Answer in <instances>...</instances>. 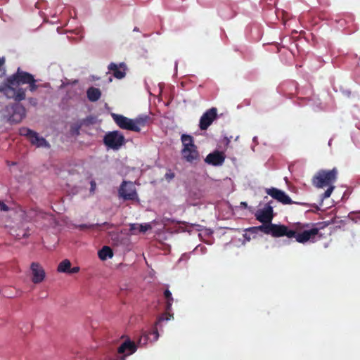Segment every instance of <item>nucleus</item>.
I'll return each instance as SVG.
<instances>
[{
    "label": "nucleus",
    "mask_w": 360,
    "mask_h": 360,
    "mask_svg": "<svg viewBox=\"0 0 360 360\" xmlns=\"http://www.w3.org/2000/svg\"><path fill=\"white\" fill-rule=\"evenodd\" d=\"M38 82L39 80L35 79L32 74L18 68L17 72L6 79V84L3 87L2 91L4 92L6 97L20 102L25 99V89H15V87L27 84V89L32 92L37 91L39 88L49 87V84H38Z\"/></svg>",
    "instance_id": "nucleus-1"
},
{
    "label": "nucleus",
    "mask_w": 360,
    "mask_h": 360,
    "mask_svg": "<svg viewBox=\"0 0 360 360\" xmlns=\"http://www.w3.org/2000/svg\"><path fill=\"white\" fill-rule=\"evenodd\" d=\"M338 176V170L335 167L330 170L320 169L314 174V177L311 179L312 185L315 188H319L328 187V189L322 194V200L328 198L331 195L335 188L333 184L336 182Z\"/></svg>",
    "instance_id": "nucleus-2"
},
{
    "label": "nucleus",
    "mask_w": 360,
    "mask_h": 360,
    "mask_svg": "<svg viewBox=\"0 0 360 360\" xmlns=\"http://www.w3.org/2000/svg\"><path fill=\"white\" fill-rule=\"evenodd\" d=\"M112 119L117 126L121 129L131 131L139 132L141 129L145 127L151 123L150 116L141 115L136 118L130 119L121 114H111Z\"/></svg>",
    "instance_id": "nucleus-3"
},
{
    "label": "nucleus",
    "mask_w": 360,
    "mask_h": 360,
    "mask_svg": "<svg viewBox=\"0 0 360 360\" xmlns=\"http://www.w3.org/2000/svg\"><path fill=\"white\" fill-rule=\"evenodd\" d=\"M310 224L297 223L290 226L287 232L292 233V236L285 235L288 238H295V241L304 244L309 241L314 243L315 236L319 233V229L314 227L309 229Z\"/></svg>",
    "instance_id": "nucleus-4"
},
{
    "label": "nucleus",
    "mask_w": 360,
    "mask_h": 360,
    "mask_svg": "<svg viewBox=\"0 0 360 360\" xmlns=\"http://www.w3.org/2000/svg\"><path fill=\"white\" fill-rule=\"evenodd\" d=\"M183 149H181V156L184 161L191 164L195 163L200 160L197 147L194 145L193 137L188 134H183L181 137Z\"/></svg>",
    "instance_id": "nucleus-5"
},
{
    "label": "nucleus",
    "mask_w": 360,
    "mask_h": 360,
    "mask_svg": "<svg viewBox=\"0 0 360 360\" xmlns=\"http://www.w3.org/2000/svg\"><path fill=\"white\" fill-rule=\"evenodd\" d=\"M20 102L6 105L3 110V118L9 124H18L25 117V109Z\"/></svg>",
    "instance_id": "nucleus-6"
},
{
    "label": "nucleus",
    "mask_w": 360,
    "mask_h": 360,
    "mask_svg": "<svg viewBox=\"0 0 360 360\" xmlns=\"http://www.w3.org/2000/svg\"><path fill=\"white\" fill-rule=\"evenodd\" d=\"M255 229H259V231L265 234H269L274 238H281L288 234L292 236V232H287L288 229V226L282 224H272L271 222L254 226V230Z\"/></svg>",
    "instance_id": "nucleus-7"
},
{
    "label": "nucleus",
    "mask_w": 360,
    "mask_h": 360,
    "mask_svg": "<svg viewBox=\"0 0 360 360\" xmlns=\"http://www.w3.org/2000/svg\"><path fill=\"white\" fill-rule=\"evenodd\" d=\"M266 193L270 195L271 198L277 200V201L281 202L283 205H290L292 203L304 206L305 207H314L318 210L316 205H311L307 202H295L290 199V198L283 191L280 190L275 187H271L266 189Z\"/></svg>",
    "instance_id": "nucleus-8"
},
{
    "label": "nucleus",
    "mask_w": 360,
    "mask_h": 360,
    "mask_svg": "<svg viewBox=\"0 0 360 360\" xmlns=\"http://www.w3.org/2000/svg\"><path fill=\"white\" fill-rule=\"evenodd\" d=\"M118 195L124 200L139 201L136 186L130 181H123L118 189Z\"/></svg>",
    "instance_id": "nucleus-9"
},
{
    "label": "nucleus",
    "mask_w": 360,
    "mask_h": 360,
    "mask_svg": "<svg viewBox=\"0 0 360 360\" xmlns=\"http://www.w3.org/2000/svg\"><path fill=\"white\" fill-rule=\"evenodd\" d=\"M20 135L25 136L29 139L30 142L32 146H35L37 147H44L46 148H49L50 145L44 137L39 136V134L26 127L20 128Z\"/></svg>",
    "instance_id": "nucleus-10"
},
{
    "label": "nucleus",
    "mask_w": 360,
    "mask_h": 360,
    "mask_svg": "<svg viewBox=\"0 0 360 360\" xmlns=\"http://www.w3.org/2000/svg\"><path fill=\"white\" fill-rule=\"evenodd\" d=\"M104 145L113 150L120 148L124 144V137L118 131H112L105 134Z\"/></svg>",
    "instance_id": "nucleus-11"
},
{
    "label": "nucleus",
    "mask_w": 360,
    "mask_h": 360,
    "mask_svg": "<svg viewBox=\"0 0 360 360\" xmlns=\"http://www.w3.org/2000/svg\"><path fill=\"white\" fill-rule=\"evenodd\" d=\"M20 216H21L22 220L26 222L37 221L39 219H44L45 213L40 211L37 208H31L28 210H24L22 207H20Z\"/></svg>",
    "instance_id": "nucleus-12"
},
{
    "label": "nucleus",
    "mask_w": 360,
    "mask_h": 360,
    "mask_svg": "<svg viewBox=\"0 0 360 360\" xmlns=\"http://www.w3.org/2000/svg\"><path fill=\"white\" fill-rule=\"evenodd\" d=\"M255 218L263 224L271 222L272 219H274V206L268 205L264 206L262 209H259L255 213Z\"/></svg>",
    "instance_id": "nucleus-13"
},
{
    "label": "nucleus",
    "mask_w": 360,
    "mask_h": 360,
    "mask_svg": "<svg viewBox=\"0 0 360 360\" xmlns=\"http://www.w3.org/2000/svg\"><path fill=\"white\" fill-rule=\"evenodd\" d=\"M217 117V109L212 108L207 110L202 115L200 120V130H205L210 127L213 121Z\"/></svg>",
    "instance_id": "nucleus-14"
},
{
    "label": "nucleus",
    "mask_w": 360,
    "mask_h": 360,
    "mask_svg": "<svg viewBox=\"0 0 360 360\" xmlns=\"http://www.w3.org/2000/svg\"><path fill=\"white\" fill-rule=\"evenodd\" d=\"M32 282L34 284L41 283L45 278V271L39 263L32 262L31 264Z\"/></svg>",
    "instance_id": "nucleus-15"
},
{
    "label": "nucleus",
    "mask_w": 360,
    "mask_h": 360,
    "mask_svg": "<svg viewBox=\"0 0 360 360\" xmlns=\"http://www.w3.org/2000/svg\"><path fill=\"white\" fill-rule=\"evenodd\" d=\"M206 164L212 166H221L224 161H225V155L223 153L218 150H215L206 156L205 160Z\"/></svg>",
    "instance_id": "nucleus-16"
},
{
    "label": "nucleus",
    "mask_w": 360,
    "mask_h": 360,
    "mask_svg": "<svg viewBox=\"0 0 360 360\" xmlns=\"http://www.w3.org/2000/svg\"><path fill=\"white\" fill-rule=\"evenodd\" d=\"M108 70L113 73V76L118 79H121L126 76V65L121 63L119 65L111 63L108 65Z\"/></svg>",
    "instance_id": "nucleus-17"
},
{
    "label": "nucleus",
    "mask_w": 360,
    "mask_h": 360,
    "mask_svg": "<svg viewBox=\"0 0 360 360\" xmlns=\"http://www.w3.org/2000/svg\"><path fill=\"white\" fill-rule=\"evenodd\" d=\"M136 350V345L130 341V340H126L122 345L120 347H118V353L120 354H125L127 355H131L135 352Z\"/></svg>",
    "instance_id": "nucleus-18"
},
{
    "label": "nucleus",
    "mask_w": 360,
    "mask_h": 360,
    "mask_svg": "<svg viewBox=\"0 0 360 360\" xmlns=\"http://www.w3.org/2000/svg\"><path fill=\"white\" fill-rule=\"evenodd\" d=\"M101 94L100 89L94 86L89 87L86 91L87 99L92 103L98 101Z\"/></svg>",
    "instance_id": "nucleus-19"
},
{
    "label": "nucleus",
    "mask_w": 360,
    "mask_h": 360,
    "mask_svg": "<svg viewBox=\"0 0 360 360\" xmlns=\"http://www.w3.org/2000/svg\"><path fill=\"white\" fill-rule=\"evenodd\" d=\"M151 229V226L149 224H130V232L132 234H136L138 233H145L147 231Z\"/></svg>",
    "instance_id": "nucleus-20"
},
{
    "label": "nucleus",
    "mask_w": 360,
    "mask_h": 360,
    "mask_svg": "<svg viewBox=\"0 0 360 360\" xmlns=\"http://www.w3.org/2000/svg\"><path fill=\"white\" fill-rule=\"evenodd\" d=\"M101 226H105L106 227V229H110L112 227H114V225L112 224L108 223V222H104L103 224H82L80 225H77V229L80 231H84L85 229H94L96 227H101Z\"/></svg>",
    "instance_id": "nucleus-21"
},
{
    "label": "nucleus",
    "mask_w": 360,
    "mask_h": 360,
    "mask_svg": "<svg viewBox=\"0 0 360 360\" xmlns=\"http://www.w3.org/2000/svg\"><path fill=\"white\" fill-rule=\"evenodd\" d=\"M98 257L101 260H107L108 258H112V250L109 246H105L98 251Z\"/></svg>",
    "instance_id": "nucleus-22"
},
{
    "label": "nucleus",
    "mask_w": 360,
    "mask_h": 360,
    "mask_svg": "<svg viewBox=\"0 0 360 360\" xmlns=\"http://www.w3.org/2000/svg\"><path fill=\"white\" fill-rule=\"evenodd\" d=\"M71 268L70 261L68 259H64L58 266V272L65 273L67 272Z\"/></svg>",
    "instance_id": "nucleus-23"
},
{
    "label": "nucleus",
    "mask_w": 360,
    "mask_h": 360,
    "mask_svg": "<svg viewBox=\"0 0 360 360\" xmlns=\"http://www.w3.org/2000/svg\"><path fill=\"white\" fill-rule=\"evenodd\" d=\"M164 296L165 298L167 300L166 302V311L169 312L172 309V305L173 302V298L172 295V292L169 291V290L166 289L164 292Z\"/></svg>",
    "instance_id": "nucleus-24"
},
{
    "label": "nucleus",
    "mask_w": 360,
    "mask_h": 360,
    "mask_svg": "<svg viewBox=\"0 0 360 360\" xmlns=\"http://www.w3.org/2000/svg\"><path fill=\"white\" fill-rule=\"evenodd\" d=\"M172 316L168 312L163 314L159 319H158L157 322H155V325H158L160 323L161 321H168L169 320V318Z\"/></svg>",
    "instance_id": "nucleus-25"
},
{
    "label": "nucleus",
    "mask_w": 360,
    "mask_h": 360,
    "mask_svg": "<svg viewBox=\"0 0 360 360\" xmlns=\"http://www.w3.org/2000/svg\"><path fill=\"white\" fill-rule=\"evenodd\" d=\"M79 271H80V268H79V266H76L73 268H70V270H68V271H65V274H77L79 272Z\"/></svg>",
    "instance_id": "nucleus-26"
},
{
    "label": "nucleus",
    "mask_w": 360,
    "mask_h": 360,
    "mask_svg": "<svg viewBox=\"0 0 360 360\" xmlns=\"http://www.w3.org/2000/svg\"><path fill=\"white\" fill-rule=\"evenodd\" d=\"M259 229L254 230V226H251V227L246 229V232L250 234H257V233H259Z\"/></svg>",
    "instance_id": "nucleus-27"
},
{
    "label": "nucleus",
    "mask_w": 360,
    "mask_h": 360,
    "mask_svg": "<svg viewBox=\"0 0 360 360\" xmlns=\"http://www.w3.org/2000/svg\"><path fill=\"white\" fill-rule=\"evenodd\" d=\"M150 335H153V340L156 341L158 338V329L155 328L154 330H153V332L150 333Z\"/></svg>",
    "instance_id": "nucleus-28"
},
{
    "label": "nucleus",
    "mask_w": 360,
    "mask_h": 360,
    "mask_svg": "<svg viewBox=\"0 0 360 360\" xmlns=\"http://www.w3.org/2000/svg\"><path fill=\"white\" fill-rule=\"evenodd\" d=\"M0 210L3 212H8L10 210V208H8V205H6L5 202H0Z\"/></svg>",
    "instance_id": "nucleus-29"
},
{
    "label": "nucleus",
    "mask_w": 360,
    "mask_h": 360,
    "mask_svg": "<svg viewBox=\"0 0 360 360\" xmlns=\"http://www.w3.org/2000/svg\"><path fill=\"white\" fill-rule=\"evenodd\" d=\"M27 101H29V103L31 105L36 106L37 105V98H32V97L29 98H27Z\"/></svg>",
    "instance_id": "nucleus-30"
},
{
    "label": "nucleus",
    "mask_w": 360,
    "mask_h": 360,
    "mask_svg": "<svg viewBox=\"0 0 360 360\" xmlns=\"http://www.w3.org/2000/svg\"><path fill=\"white\" fill-rule=\"evenodd\" d=\"M29 235L30 234L28 233V231H24V232H22V235L20 233H18L17 236H18V238H19V239L20 238H26L28 237Z\"/></svg>",
    "instance_id": "nucleus-31"
},
{
    "label": "nucleus",
    "mask_w": 360,
    "mask_h": 360,
    "mask_svg": "<svg viewBox=\"0 0 360 360\" xmlns=\"http://www.w3.org/2000/svg\"><path fill=\"white\" fill-rule=\"evenodd\" d=\"M96 188V182L95 181H90V192H94Z\"/></svg>",
    "instance_id": "nucleus-32"
},
{
    "label": "nucleus",
    "mask_w": 360,
    "mask_h": 360,
    "mask_svg": "<svg viewBox=\"0 0 360 360\" xmlns=\"http://www.w3.org/2000/svg\"><path fill=\"white\" fill-rule=\"evenodd\" d=\"M6 75V70L4 66H0V77Z\"/></svg>",
    "instance_id": "nucleus-33"
},
{
    "label": "nucleus",
    "mask_w": 360,
    "mask_h": 360,
    "mask_svg": "<svg viewBox=\"0 0 360 360\" xmlns=\"http://www.w3.org/2000/svg\"><path fill=\"white\" fill-rule=\"evenodd\" d=\"M4 65H5V58L4 57L0 58V67H4Z\"/></svg>",
    "instance_id": "nucleus-34"
},
{
    "label": "nucleus",
    "mask_w": 360,
    "mask_h": 360,
    "mask_svg": "<svg viewBox=\"0 0 360 360\" xmlns=\"http://www.w3.org/2000/svg\"><path fill=\"white\" fill-rule=\"evenodd\" d=\"M174 177V175L173 174H166V179L171 180L172 178Z\"/></svg>",
    "instance_id": "nucleus-35"
},
{
    "label": "nucleus",
    "mask_w": 360,
    "mask_h": 360,
    "mask_svg": "<svg viewBox=\"0 0 360 360\" xmlns=\"http://www.w3.org/2000/svg\"><path fill=\"white\" fill-rule=\"evenodd\" d=\"M272 203H274L273 201H269L267 203H266L265 206H267V205H271L272 206Z\"/></svg>",
    "instance_id": "nucleus-36"
},
{
    "label": "nucleus",
    "mask_w": 360,
    "mask_h": 360,
    "mask_svg": "<svg viewBox=\"0 0 360 360\" xmlns=\"http://www.w3.org/2000/svg\"><path fill=\"white\" fill-rule=\"evenodd\" d=\"M241 205H242V206H244L245 207H247V202H241Z\"/></svg>",
    "instance_id": "nucleus-37"
},
{
    "label": "nucleus",
    "mask_w": 360,
    "mask_h": 360,
    "mask_svg": "<svg viewBox=\"0 0 360 360\" xmlns=\"http://www.w3.org/2000/svg\"><path fill=\"white\" fill-rule=\"evenodd\" d=\"M247 240H250V237H246Z\"/></svg>",
    "instance_id": "nucleus-38"
},
{
    "label": "nucleus",
    "mask_w": 360,
    "mask_h": 360,
    "mask_svg": "<svg viewBox=\"0 0 360 360\" xmlns=\"http://www.w3.org/2000/svg\"><path fill=\"white\" fill-rule=\"evenodd\" d=\"M1 202V201H0V203Z\"/></svg>",
    "instance_id": "nucleus-39"
}]
</instances>
